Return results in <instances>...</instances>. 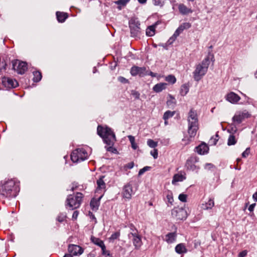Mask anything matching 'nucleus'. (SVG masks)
Listing matches in <instances>:
<instances>
[{"label": "nucleus", "instance_id": "1", "mask_svg": "<svg viewBox=\"0 0 257 257\" xmlns=\"http://www.w3.org/2000/svg\"><path fill=\"white\" fill-rule=\"evenodd\" d=\"M97 134L102 138L104 143L109 147H105L108 152L115 153L117 152L116 149L112 147L116 141L115 136L111 129L108 127H103L98 125L97 129Z\"/></svg>", "mask_w": 257, "mask_h": 257}, {"label": "nucleus", "instance_id": "2", "mask_svg": "<svg viewBox=\"0 0 257 257\" xmlns=\"http://www.w3.org/2000/svg\"><path fill=\"white\" fill-rule=\"evenodd\" d=\"M211 56V60L214 61V55L209 52L208 55L201 63L196 65L195 70L193 72V78L196 81H199L207 72L208 66L210 64V57Z\"/></svg>", "mask_w": 257, "mask_h": 257}, {"label": "nucleus", "instance_id": "3", "mask_svg": "<svg viewBox=\"0 0 257 257\" xmlns=\"http://www.w3.org/2000/svg\"><path fill=\"white\" fill-rule=\"evenodd\" d=\"M187 121L188 123V133L190 138H194L198 129V120L197 113L193 108H191L188 113Z\"/></svg>", "mask_w": 257, "mask_h": 257}, {"label": "nucleus", "instance_id": "4", "mask_svg": "<svg viewBox=\"0 0 257 257\" xmlns=\"http://www.w3.org/2000/svg\"><path fill=\"white\" fill-rule=\"evenodd\" d=\"M19 191V189L15 182L11 180L4 184L0 192V195L10 198H14L16 197Z\"/></svg>", "mask_w": 257, "mask_h": 257}, {"label": "nucleus", "instance_id": "5", "mask_svg": "<svg viewBox=\"0 0 257 257\" xmlns=\"http://www.w3.org/2000/svg\"><path fill=\"white\" fill-rule=\"evenodd\" d=\"M83 197V195L80 192H77L75 196L69 195L66 199V205L72 210L78 208L80 206Z\"/></svg>", "mask_w": 257, "mask_h": 257}, {"label": "nucleus", "instance_id": "6", "mask_svg": "<svg viewBox=\"0 0 257 257\" xmlns=\"http://www.w3.org/2000/svg\"><path fill=\"white\" fill-rule=\"evenodd\" d=\"M140 26V22L137 19H132L130 21L129 26L132 37H137L139 36L141 33Z\"/></svg>", "mask_w": 257, "mask_h": 257}, {"label": "nucleus", "instance_id": "7", "mask_svg": "<svg viewBox=\"0 0 257 257\" xmlns=\"http://www.w3.org/2000/svg\"><path fill=\"white\" fill-rule=\"evenodd\" d=\"M12 68L20 74H23L28 69L27 64L25 62L15 60L12 61Z\"/></svg>", "mask_w": 257, "mask_h": 257}, {"label": "nucleus", "instance_id": "8", "mask_svg": "<svg viewBox=\"0 0 257 257\" xmlns=\"http://www.w3.org/2000/svg\"><path fill=\"white\" fill-rule=\"evenodd\" d=\"M171 214L176 220H185L187 217V211L183 208H175L172 210Z\"/></svg>", "mask_w": 257, "mask_h": 257}, {"label": "nucleus", "instance_id": "9", "mask_svg": "<svg viewBox=\"0 0 257 257\" xmlns=\"http://www.w3.org/2000/svg\"><path fill=\"white\" fill-rule=\"evenodd\" d=\"M199 159L196 157H191L189 158L186 161L185 164V167L187 170L196 171L198 172L200 167L195 165L198 162Z\"/></svg>", "mask_w": 257, "mask_h": 257}, {"label": "nucleus", "instance_id": "10", "mask_svg": "<svg viewBox=\"0 0 257 257\" xmlns=\"http://www.w3.org/2000/svg\"><path fill=\"white\" fill-rule=\"evenodd\" d=\"M128 237L129 238L133 237V242L135 248L139 249L141 247L142 245V239L141 236L138 233V230H136V232L129 233Z\"/></svg>", "mask_w": 257, "mask_h": 257}, {"label": "nucleus", "instance_id": "11", "mask_svg": "<svg viewBox=\"0 0 257 257\" xmlns=\"http://www.w3.org/2000/svg\"><path fill=\"white\" fill-rule=\"evenodd\" d=\"M131 73L132 76L139 75L141 77L147 75V71L145 67H140L138 66H133L131 69Z\"/></svg>", "mask_w": 257, "mask_h": 257}, {"label": "nucleus", "instance_id": "12", "mask_svg": "<svg viewBox=\"0 0 257 257\" xmlns=\"http://www.w3.org/2000/svg\"><path fill=\"white\" fill-rule=\"evenodd\" d=\"M249 116V114L246 110L242 112H237L232 117V120L233 122L239 124L244 118H247Z\"/></svg>", "mask_w": 257, "mask_h": 257}, {"label": "nucleus", "instance_id": "13", "mask_svg": "<svg viewBox=\"0 0 257 257\" xmlns=\"http://www.w3.org/2000/svg\"><path fill=\"white\" fill-rule=\"evenodd\" d=\"M2 83L6 87L8 88H15L18 85L16 80L10 78H4Z\"/></svg>", "mask_w": 257, "mask_h": 257}, {"label": "nucleus", "instance_id": "14", "mask_svg": "<svg viewBox=\"0 0 257 257\" xmlns=\"http://www.w3.org/2000/svg\"><path fill=\"white\" fill-rule=\"evenodd\" d=\"M134 193L132 186L130 184L125 185L123 188V196L126 199H131L132 195Z\"/></svg>", "mask_w": 257, "mask_h": 257}, {"label": "nucleus", "instance_id": "15", "mask_svg": "<svg viewBox=\"0 0 257 257\" xmlns=\"http://www.w3.org/2000/svg\"><path fill=\"white\" fill-rule=\"evenodd\" d=\"M68 251L74 255H77L83 252V249L79 245L71 244L68 246Z\"/></svg>", "mask_w": 257, "mask_h": 257}, {"label": "nucleus", "instance_id": "16", "mask_svg": "<svg viewBox=\"0 0 257 257\" xmlns=\"http://www.w3.org/2000/svg\"><path fill=\"white\" fill-rule=\"evenodd\" d=\"M240 99V97L233 92H230L226 95V100L231 103H236Z\"/></svg>", "mask_w": 257, "mask_h": 257}, {"label": "nucleus", "instance_id": "17", "mask_svg": "<svg viewBox=\"0 0 257 257\" xmlns=\"http://www.w3.org/2000/svg\"><path fill=\"white\" fill-rule=\"evenodd\" d=\"M161 21H158L154 25L148 27L146 29V35L149 37L154 36L155 33V32L156 27L159 24H161Z\"/></svg>", "mask_w": 257, "mask_h": 257}, {"label": "nucleus", "instance_id": "18", "mask_svg": "<svg viewBox=\"0 0 257 257\" xmlns=\"http://www.w3.org/2000/svg\"><path fill=\"white\" fill-rule=\"evenodd\" d=\"M178 10L179 12L182 15H187L190 13H192L193 11L189 8H188L185 5L180 4L178 6Z\"/></svg>", "mask_w": 257, "mask_h": 257}, {"label": "nucleus", "instance_id": "19", "mask_svg": "<svg viewBox=\"0 0 257 257\" xmlns=\"http://www.w3.org/2000/svg\"><path fill=\"white\" fill-rule=\"evenodd\" d=\"M78 156L80 161H83L87 158L88 155L87 152L84 149H77Z\"/></svg>", "mask_w": 257, "mask_h": 257}, {"label": "nucleus", "instance_id": "20", "mask_svg": "<svg viewBox=\"0 0 257 257\" xmlns=\"http://www.w3.org/2000/svg\"><path fill=\"white\" fill-rule=\"evenodd\" d=\"M196 152L200 155H204L208 152V148L205 144H201L196 147Z\"/></svg>", "mask_w": 257, "mask_h": 257}, {"label": "nucleus", "instance_id": "21", "mask_svg": "<svg viewBox=\"0 0 257 257\" xmlns=\"http://www.w3.org/2000/svg\"><path fill=\"white\" fill-rule=\"evenodd\" d=\"M167 84L166 83H159L153 87V90L156 92H160L166 89Z\"/></svg>", "mask_w": 257, "mask_h": 257}, {"label": "nucleus", "instance_id": "22", "mask_svg": "<svg viewBox=\"0 0 257 257\" xmlns=\"http://www.w3.org/2000/svg\"><path fill=\"white\" fill-rule=\"evenodd\" d=\"M177 234L176 232H170L166 235V241L168 243H172L176 240Z\"/></svg>", "mask_w": 257, "mask_h": 257}, {"label": "nucleus", "instance_id": "23", "mask_svg": "<svg viewBox=\"0 0 257 257\" xmlns=\"http://www.w3.org/2000/svg\"><path fill=\"white\" fill-rule=\"evenodd\" d=\"M175 251L179 254L186 253L187 251L185 246L183 243H180L176 245Z\"/></svg>", "mask_w": 257, "mask_h": 257}, {"label": "nucleus", "instance_id": "24", "mask_svg": "<svg viewBox=\"0 0 257 257\" xmlns=\"http://www.w3.org/2000/svg\"><path fill=\"white\" fill-rule=\"evenodd\" d=\"M214 205V200L210 198L207 202L205 204H202V208L204 210L210 209Z\"/></svg>", "mask_w": 257, "mask_h": 257}, {"label": "nucleus", "instance_id": "25", "mask_svg": "<svg viewBox=\"0 0 257 257\" xmlns=\"http://www.w3.org/2000/svg\"><path fill=\"white\" fill-rule=\"evenodd\" d=\"M56 16L58 21L61 23L64 22L68 17L66 13L60 12L56 13Z\"/></svg>", "mask_w": 257, "mask_h": 257}, {"label": "nucleus", "instance_id": "26", "mask_svg": "<svg viewBox=\"0 0 257 257\" xmlns=\"http://www.w3.org/2000/svg\"><path fill=\"white\" fill-rule=\"evenodd\" d=\"M185 179H186V177L184 175H181V174H177L174 176L172 181V183L173 184H175L176 183H177V182L182 181L184 180H185Z\"/></svg>", "mask_w": 257, "mask_h": 257}, {"label": "nucleus", "instance_id": "27", "mask_svg": "<svg viewBox=\"0 0 257 257\" xmlns=\"http://www.w3.org/2000/svg\"><path fill=\"white\" fill-rule=\"evenodd\" d=\"M104 178V176H101L97 180V189H105L106 187L105 183L103 180V178Z\"/></svg>", "mask_w": 257, "mask_h": 257}, {"label": "nucleus", "instance_id": "28", "mask_svg": "<svg viewBox=\"0 0 257 257\" xmlns=\"http://www.w3.org/2000/svg\"><path fill=\"white\" fill-rule=\"evenodd\" d=\"M90 206L93 210H96L98 208L99 205V200L92 199L90 201Z\"/></svg>", "mask_w": 257, "mask_h": 257}, {"label": "nucleus", "instance_id": "29", "mask_svg": "<svg viewBox=\"0 0 257 257\" xmlns=\"http://www.w3.org/2000/svg\"><path fill=\"white\" fill-rule=\"evenodd\" d=\"M168 96L170 98V99L167 100V104L170 107H173L176 103V101L172 95L169 94Z\"/></svg>", "mask_w": 257, "mask_h": 257}, {"label": "nucleus", "instance_id": "30", "mask_svg": "<svg viewBox=\"0 0 257 257\" xmlns=\"http://www.w3.org/2000/svg\"><path fill=\"white\" fill-rule=\"evenodd\" d=\"M71 159L72 161H73L74 163H77L80 161L78 156V151H77V150H75L71 153Z\"/></svg>", "mask_w": 257, "mask_h": 257}, {"label": "nucleus", "instance_id": "31", "mask_svg": "<svg viewBox=\"0 0 257 257\" xmlns=\"http://www.w3.org/2000/svg\"><path fill=\"white\" fill-rule=\"evenodd\" d=\"M189 90V86L187 84H184L181 86L180 93L182 96H185L187 94Z\"/></svg>", "mask_w": 257, "mask_h": 257}, {"label": "nucleus", "instance_id": "32", "mask_svg": "<svg viewBox=\"0 0 257 257\" xmlns=\"http://www.w3.org/2000/svg\"><path fill=\"white\" fill-rule=\"evenodd\" d=\"M91 240L94 244L99 246V247H101L103 244H104V242L102 240L94 236L91 237Z\"/></svg>", "mask_w": 257, "mask_h": 257}, {"label": "nucleus", "instance_id": "33", "mask_svg": "<svg viewBox=\"0 0 257 257\" xmlns=\"http://www.w3.org/2000/svg\"><path fill=\"white\" fill-rule=\"evenodd\" d=\"M130 0H118L117 1L115 2V3L117 4L118 6L117 9L119 10H121L122 9V7H124L126 4L129 2Z\"/></svg>", "mask_w": 257, "mask_h": 257}, {"label": "nucleus", "instance_id": "34", "mask_svg": "<svg viewBox=\"0 0 257 257\" xmlns=\"http://www.w3.org/2000/svg\"><path fill=\"white\" fill-rule=\"evenodd\" d=\"M34 78L33 81L35 82L40 81L42 79V74L40 71H35L33 72Z\"/></svg>", "mask_w": 257, "mask_h": 257}, {"label": "nucleus", "instance_id": "35", "mask_svg": "<svg viewBox=\"0 0 257 257\" xmlns=\"http://www.w3.org/2000/svg\"><path fill=\"white\" fill-rule=\"evenodd\" d=\"M127 137L131 143L132 148L134 150H136L138 148V146L137 144L135 143V137L131 135L128 136Z\"/></svg>", "mask_w": 257, "mask_h": 257}, {"label": "nucleus", "instance_id": "36", "mask_svg": "<svg viewBox=\"0 0 257 257\" xmlns=\"http://www.w3.org/2000/svg\"><path fill=\"white\" fill-rule=\"evenodd\" d=\"M175 113V111H172L170 110H168L164 113L163 115V119L164 120H167L168 119L173 117Z\"/></svg>", "mask_w": 257, "mask_h": 257}, {"label": "nucleus", "instance_id": "37", "mask_svg": "<svg viewBox=\"0 0 257 257\" xmlns=\"http://www.w3.org/2000/svg\"><path fill=\"white\" fill-rule=\"evenodd\" d=\"M165 80L171 84H174L176 81V79L175 76L173 75H169L168 76H166Z\"/></svg>", "mask_w": 257, "mask_h": 257}, {"label": "nucleus", "instance_id": "38", "mask_svg": "<svg viewBox=\"0 0 257 257\" xmlns=\"http://www.w3.org/2000/svg\"><path fill=\"white\" fill-rule=\"evenodd\" d=\"M236 143V141L235 137L233 135H230L228 139L227 145L228 146L234 145Z\"/></svg>", "mask_w": 257, "mask_h": 257}, {"label": "nucleus", "instance_id": "39", "mask_svg": "<svg viewBox=\"0 0 257 257\" xmlns=\"http://www.w3.org/2000/svg\"><path fill=\"white\" fill-rule=\"evenodd\" d=\"M147 145L151 148H155L158 146V143L153 140L149 139L147 141Z\"/></svg>", "mask_w": 257, "mask_h": 257}, {"label": "nucleus", "instance_id": "40", "mask_svg": "<svg viewBox=\"0 0 257 257\" xmlns=\"http://www.w3.org/2000/svg\"><path fill=\"white\" fill-rule=\"evenodd\" d=\"M218 135L217 133L215 137H212L211 138L209 141V143L212 145H215L218 140Z\"/></svg>", "mask_w": 257, "mask_h": 257}, {"label": "nucleus", "instance_id": "41", "mask_svg": "<svg viewBox=\"0 0 257 257\" xmlns=\"http://www.w3.org/2000/svg\"><path fill=\"white\" fill-rule=\"evenodd\" d=\"M191 25L190 23H184L182 24V25H181L179 27L181 29V30L183 32V31L184 30L188 29L190 28L191 27Z\"/></svg>", "mask_w": 257, "mask_h": 257}, {"label": "nucleus", "instance_id": "42", "mask_svg": "<svg viewBox=\"0 0 257 257\" xmlns=\"http://www.w3.org/2000/svg\"><path fill=\"white\" fill-rule=\"evenodd\" d=\"M66 217V216L64 213H60L57 216V220L60 222L64 221Z\"/></svg>", "mask_w": 257, "mask_h": 257}, {"label": "nucleus", "instance_id": "43", "mask_svg": "<svg viewBox=\"0 0 257 257\" xmlns=\"http://www.w3.org/2000/svg\"><path fill=\"white\" fill-rule=\"evenodd\" d=\"M150 169H151V167H149V166H146V167H144L143 168L140 170V171L139 172L138 175L139 176L142 175L146 171L150 170Z\"/></svg>", "mask_w": 257, "mask_h": 257}, {"label": "nucleus", "instance_id": "44", "mask_svg": "<svg viewBox=\"0 0 257 257\" xmlns=\"http://www.w3.org/2000/svg\"><path fill=\"white\" fill-rule=\"evenodd\" d=\"M119 236H120V232L119 231L115 232L111 235L109 239L110 240H113L114 239H117Z\"/></svg>", "mask_w": 257, "mask_h": 257}, {"label": "nucleus", "instance_id": "45", "mask_svg": "<svg viewBox=\"0 0 257 257\" xmlns=\"http://www.w3.org/2000/svg\"><path fill=\"white\" fill-rule=\"evenodd\" d=\"M178 198L181 202H186L187 201V195L186 194H180Z\"/></svg>", "mask_w": 257, "mask_h": 257}, {"label": "nucleus", "instance_id": "46", "mask_svg": "<svg viewBox=\"0 0 257 257\" xmlns=\"http://www.w3.org/2000/svg\"><path fill=\"white\" fill-rule=\"evenodd\" d=\"M131 94L135 98V99H138L140 98V94L138 91L132 90Z\"/></svg>", "mask_w": 257, "mask_h": 257}, {"label": "nucleus", "instance_id": "47", "mask_svg": "<svg viewBox=\"0 0 257 257\" xmlns=\"http://www.w3.org/2000/svg\"><path fill=\"white\" fill-rule=\"evenodd\" d=\"M249 148H247L242 153V157L243 158H246L247 157L249 153Z\"/></svg>", "mask_w": 257, "mask_h": 257}, {"label": "nucleus", "instance_id": "48", "mask_svg": "<svg viewBox=\"0 0 257 257\" xmlns=\"http://www.w3.org/2000/svg\"><path fill=\"white\" fill-rule=\"evenodd\" d=\"M151 154L153 156L154 159H157L158 158V150L157 149H154L153 151L151 152Z\"/></svg>", "mask_w": 257, "mask_h": 257}, {"label": "nucleus", "instance_id": "49", "mask_svg": "<svg viewBox=\"0 0 257 257\" xmlns=\"http://www.w3.org/2000/svg\"><path fill=\"white\" fill-rule=\"evenodd\" d=\"M101 250H102V254L103 255H107V253H108V252H109V251H107L106 250V247H105V244H103L102 246H101Z\"/></svg>", "mask_w": 257, "mask_h": 257}, {"label": "nucleus", "instance_id": "50", "mask_svg": "<svg viewBox=\"0 0 257 257\" xmlns=\"http://www.w3.org/2000/svg\"><path fill=\"white\" fill-rule=\"evenodd\" d=\"M182 32V31L181 30V29L179 27H178V29L175 31L173 35L175 36V37L177 38Z\"/></svg>", "mask_w": 257, "mask_h": 257}, {"label": "nucleus", "instance_id": "51", "mask_svg": "<svg viewBox=\"0 0 257 257\" xmlns=\"http://www.w3.org/2000/svg\"><path fill=\"white\" fill-rule=\"evenodd\" d=\"M153 3L155 6H163V4L160 0H153Z\"/></svg>", "mask_w": 257, "mask_h": 257}, {"label": "nucleus", "instance_id": "52", "mask_svg": "<svg viewBox=\"0 0 257 257\" xmlns=\"http://www.w3.org/2000/svg\"><path fill=\"white\" fill-rule=\"evenodd\" d=\"M118 80L119 81L123 83H126L128 82V80L121 76L119 77L118 78Z\"/></svg>", "mask_w": 257, "mask_h": 257}, {"label": "nucleus", "instance_id": "53", "mask_svg": "<svg viewBox=\"0 0 257 257\" xmlns=\"http://www.w3.org/2000/svg\"><path fill=\"white\" fill-rule=\"evenodd\" d=\"M214 167V165L211 163H207L205 165V169L210 170Z\"/></svg>", "mask_w": 257, "mask_h": 257}, {"label": "nucleus", "instance_id": "54", "mask_svg": "<svg viewBox=\"0 0 257 257\" xmlns=\"http://www.w3.org/2000/svg\"><path fill=\"white\" fill-rule=\"evenodd\" d=\"M167 198L169 203H170L171 204L173 202V196L172 195H169V194L167 195Z\"/></svg>", "mask_w": 257, "mask_h": 257}, {"label": "nucleus", "instance_id": "55", "mask_svg": "<svg viewBox=\"0 0 257 257\" xmlns=\"http://www.w3.org/2000/svg\"><path fill=\"white\" fill-rule=\"evenodd\" d=\"M246 254L247 251L246 250H243L239 253L238 257H244Z\"/></svg>", "mask_w": 257, "mask_h": 257}, {"label": "nucleus", "instance_id": "56", "mask_svg": "<svg viewBox=\"0 0 257 257\" xmlns=\"http://www.w3.org/2000/svg\"><path fill=\"white\" fill-rule=\"evenodd\" d=\"M176 37H175L174 35H173L168 40V43L169 44H172L176 39Z\"/></svg>", "mask_w": 257, "mask_h": 257}, {"label": "nucleus", "instance_id": "57", "mask_svg": "<svg viewBox=\"0 0 257 257\" xmlns=\"http://www.w3.org/2000/svg\"><path fill=\"white\" fill-rule=\"evenodd\" d=\"M78 214L79 212L78 211H74L72 215V218L74 219H76L78 217Z\"/></svg>", "mask_w": 257, "mask_h": 257}, {"label": "nucleus", "instance_id": "58", "mask_svg": "<svg viewBox=\"0 0 257 257\" xmlns=\"http://www.w3.org/2000/svg\"><path fill=\"white\" fill-rule=\"evenodd\" d=\"M256 204L255 203H253V204H251L250 205H249L248 209V210L250 211V212H251L253 210L254 208V207L255 206Z\"/></svg>", "mask_w": 257, "mask_h": 257}, {"label": "nucleus", "instance_id": "59", "mask_svg": "<svg viewBox=\"0 0 257 257\" xmlns=\"http://www.w3.org/2000/svg\"><path fill=\"white\" fill-rule=\"evenodd\" d=\"M134 166V163L133 162H130L126 165V167L128 169H132Z\"/></svg>", "mask_w": 257, "mask_h": 257}, {"label": "nucleus", "instance_id": "60", "mask_svg": "<svg viewBox=\"0 0 257 257\" xmlns=\"http://www.w3.org/2000/svg\"><path fill=\"white\" fill-rule=\"evenodd\" d=\"M147 75H150L152 77H156V74L154 73L153 72H151V71H147Z\"/></svg>", "mask_w": 257, "mask_h": 257}, {"label": "nucleus", "instance_id": "61", "mask_svg": "<svg viewBox=\"0 0 257 257\" xmlns=\"http://www.w3.org/2000/svg\"><path fill=\"white\" fill-rule=\"evenodd\" d=\"M252 198L254 201H257V192H255L253 194Z\"/></svg>", "mask_w": 257, "mask_h": 257}, {"label": "nucleus", "instance_id": "62", "mask_svg": "<svg viewBox=\"0 0 257 257\" xmlns=\"http://www.w3.org/2000/svg\"><path fill=\"white\" fill-rule=\"evenodd\" d=\"M130 228H131V230H132L133 232H136V230H137L135 226L132 224H131L130 225Z\"/></svg>", "mask_w": 257, "mask_h": 257}, {"label": "nucleus", "instance_id": "63", "mask_svg": "<svg viewBox=\"0 0 257 257\" xmlns=\"http://www.w3.org/2000/svg\"><path fill=\"white\" fill-rule=\"evenodd\" d=\"M138 1L141 4H146L147 2V0H138Z\"/></svg>", "mask_w": 257, "mask_h": 257}, {"label": "nucleus", "instance_id": "64", "mask_svg": "<svg viewBox=\"0 0 257 257\" xmlns=\"http://www.w3.org/2000/svg\"><path fill=\"white\" fill-rule=\"evenodd\" d=\"M63 257H73L71 254H66Z\"/></svg>", "mask_w": 257, "mask_h": 257}]
</instances>
